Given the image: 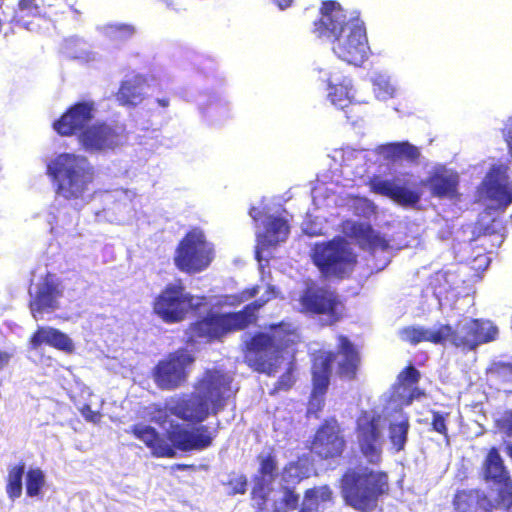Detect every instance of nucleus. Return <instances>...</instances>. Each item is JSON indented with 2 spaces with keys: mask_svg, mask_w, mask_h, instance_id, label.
Listing matches in <instances>:
<instances>
[{
  "mask_svg": "<svg viewBox=\"0 0 512 512\" xmlns=\"http://www.w3.org/2000/svg\"><path fill=\"white\" fill-rule=\"evenodd\" d=\"M214 257V246L207 241L204 232L200 228H192L179 241L173 260L181 272L197 274L206 270Z\"/></svg>",
  "mask_w": 512,
  "mask_h": 512,
  "instance_id": "obj_8",
  "label": "nucleus"
},
{
  "mask_svg": "<svg viewBox=\"0 0 512 512\" xmlns=\"http://www.w3.org/2000/svg\"><path fill=\"white\" fill-rule=\"evenodd\" d=\"M259 463L258 474L259 480H264L268 484H272L276 478L278 470V462L274 450L271 449L267 454H259L257 456Z\"/></svg>",
  "mask_w": 512,
  "mask_h": 512,
  "instance_id": "obj_30",
  "label": "nucleus"
},
{
  "mask_svg": "<svg viewBox=\"0 0 512 512\" xmlns=\"http://www.w3.org/2000/svg\"><path fill=\"white\" fill-rule=\"evenodd\" d=\"M488 371L497 378L504 379L510 377L512 376V362H495L490 366Z\"/></svg>",
  "mask_w": 512,
  "mask_h": 512,
  "instance_id": "obj_43",
  "label": "nucleus"
},
{
  "mask_svg": "<svg viewBox=\"0 0 512 512\" xmlns=\"http://www.w3.org/2000/svg\"><path fill=\"white\" fill-rule=\"evenodd\" d=\"M271 484H268L264 480L257 479L252 491H251V498L254 501L255 507L257 511L264 512L267 510V504L269 499V493H270V486Z\"/></svg>",
  "mask_w": 512,
  "mask_h": 512,
  "instance_id": "obj_34",
  "label": "nucleus"
},
{
  "mask_svg": "<svg viewBox=\"0 0 512 512\" xmlns=\"http://www.w3.org/2000/svg\"><path fill=\"white\" fill-rule=\"evenodd\" d=\"M347 224V235L355 239L361 248L369 251H385L389 248L388 240L376 233L369 223L347 222Z\"/></svg>",
  "mask_w": 512,
  "mask_h": 512,
  "instance_id": "obj_23",
  "label": "nucleus"
},
{
  "mask_svg": "<svg viewBox=\"0 0 512 512\" xmlns=\"http://www.w3.org/2000/svg\"><path fill=\"white\" fill-rule=\"evenodd\" d=\"M280 385L286 389L291 386V375L290 373L284 374L280 379Z\"/></svg>",
  "mask_w": 512,
  "mask_h": 512,
  "instance_id": "obj_54",
  "label": "nucleus"
},
{
  "mask_svg": "<svg viewBox=\"0 0 512 512\" xmlns=\"http://www.w3.org/2000/svg\"><path fill=\"white\" fill-rule=\"evenodd\" d=\"M267 298L266 299H258L257 301H261V302H264V305L271 299L275 298L277 296V290L274 286L272 285H268L267 286Z\"/></svg>",
  "mask_w": 512,
  "mask_h": 512,
  "instance_id": "obj_51",
  "label": "nucleus"
},
{
  "mask_svg": "<svg viewBox=\"0 0 512 512\" xmlns=\"http://www.w3.org/2000/svg\"><path fill=\"white\" fill-rule=\"evenodd\" d=\"M259 292V288L258 286H252L250 288H247L245 289L243 292H242V295L248 299V298H252V297H255Z\"/></svg>",
  "mask_w": 512,
  "mask_h": 512,
  "instance_id": "obj_53",
  "label": "nucleus"
},
{
  "mask_svg": "<svg viewBox=\"0 0 512 512\" xmlns=\"http://www.w3.org/2000/svg\"><path fill=\"white\" fill-rule=\"evenodd\" d=\"M320 502H331L333 500V491L328 485L315 487Z\"/></svg>",
  "mask_w": 512,
  "mask_h": 512,
  "instance_id": "obj_49",
  "label": "nucleus"
},
{
  "mask_svg": "<svg viewBox=\"0 0 512 512\" xmlns=\"http://www.w3.org/2000/svg\"><path fill=\"white\" fill-rule=\"evenodd\" d=\"M409 428L410 424L408 418H404L397 423H390L389 439L397 452H400L404 449L407 442Z\"/></svg>",
  "mask_w": 512,
  "mask_h": 512,
  "instance_id": "obj_31",
  "label": "nucleus"
},
{
  "mask_svg": "<svg viewBox=\"0 0 512 512\" xmlns=\"http://www.w3.org/2000/svg\"><path fill=\"white\" fill-rule=\"evenodd\" d=\"M263 306L264 302L253 301L235 312L209 311L188 325V339L206 343L222 341L227 335L244 330L256 322L257 312Z\"/></svg>",
  "mask_w": 512,
  "mask_h": 512,
  "instance_id": "obj_5",
  "label": "nucleus"
},
{
  "mask_svg": "<svg viewBox=\"0 0 512 512\" xmlns=\"http://www.w3.org/2000/svg\"><path fill=\"white\" fill-rule=\"evenodd\" d=\"M319 498L315 487L309 488L304 492V499L299 508V512H316L319 507Z\"/></svg>",
  "mask_w": 512,
  "mask_h": 512,
  "instance_id": "obj_39",
  "label": "nucleus"
},
{
  "mask_svg": "<svg viewBox=\"0 0 512 512\" xmlns=\"http://www.w3.org/2000/svg\"><path fill=\"white\" fill-rule=\"evenodd\" d=\"M294 335L291 325L284 322L270 325L266 332H256L245 343V362L259 373L274 375L293 358Z\"/></svg>",
  "mask_w": 512,
  "mask_h": 512,
  "instance_id": "obj_3",
  "label": "nucleus"
},
{
  "mask_svg": "<svg viewBox=\"0 0 512 512\" xmlns=\"http://www.w3.org/2000/svg\"><path fill=\"white\" fill-rule=\"evenodd\" d=\"M472 500V497L469 493L465 491H459L455 494L454 497V506L455 509L459 512H465L463 508V504H470V501Z\"/></svg>",
  "mask_w": 512,
  "mask_h": 512,
  "instance_id": "obj_47",
  "label": "nucleus"
},
{
  "mask_svg": "<svg viewBox=\"0 0 512 512\" xmlns=\"http://www.w3.org/2000/svg\"><path fill=\"white\" fill-rule=\"evenodd\" d=\"M506 451L508 456L512 459V444L507 446Z\"/></svg>",
  "mask_w": 512,
  "mask_h": 512,
  "instance_id": "obj_60",
  "label": "nucleus"
},
{
  "mask_svg": "<svg viewBox=\"0 0 512 512\" xmlns=\"http://www.w3.org/2000/svg\"><path fill=\"white\" fill-rule=\"evenodd\" d=\"M328 96L331 103L341 109L346 107L351 102L348 96V92L343 86H332Z\"/></svg>",
  "mask_w": 512,
  "mask_h": 512,
  "instance_id": "obj_40",
  "label": "nucleus"
},
{
  "mask_svg": "<svg viewBox=\"0 0 512 512\" xmlns=\"http://www.w3.org/2000/svg\"><path fill=\"white\" fill-rule=\"evenodd\" d=\"M308 476L307 468L300 461L288 462L283 468V481L286 483H300Z\"/></svg>",
  "mask_w": 512,
  "mask_h": 512,
  "instance_id": "obj_35",
  "label": "nucleus"
},
{
  "mask_svg": "<svg viewBox=\"0 0 512 512\" xmlns=\"http://www.w3.org/2000/svg\"><path fill=\"white\" fill-rule=\"evenodd\" d=\"M509 155L512 157V116L508 117L502 129Z\"/></svg>",
  "mask_w": 512,
  "mask_h": 512,
  "instance_id": "obj_46",
  "label": "nucleus"
},
{
  "mask_svg": "<svg viewBox=\"0 0 512 512\" xmlns=\"http://www.w3.org/2000/svg\"><path fill=\"white\" fill-rule=\"evenodd\" d=\"M47 175L55 185V193L66 199H78L95 178V169L85 156L61 153L47 164Z\"/></svg>",
  "mask_w": 512,
  "mask_h": 512,
  "instance_id": "obj_6",
  "label": "nucleus"
},
{
  "mask_svg": "<svg viewBox=\"0 0 512 512\" xmlns=\"http://www.w3.org/2000/svg\"><path fill=\"white\" fill-rule=\"evenodd\" d=\"M290 232L288 222L279 216H269L264 225V231L258 236L262 248L275 247L287 239Z\"/></svg>",
  "mask_w": 512,
  "mask_h": 512,
  "instance_id": "obj_27",
  "label": "nucleus"
},
{
  "mask_svg": "<svg viewBox=\"0 0 512 512\" xmlns=\"http://www.w3.org/2000/svg\"><path fill=\"white\" fill-rule=\"evenodd\" d=\"M299 302L305 313L326 315L330 324L338 322L343 316V302L337 292L327 286L306 287Z\"/></svg>",
  "mask_w": 512,
  "mask_h": 512,
  "instance_id": "obj_14",
  "label": "nucleus"
},
{
  "mask_svg": "<svg viewBox=\"0 0 512 512\" xmlns=\"http://www.w3.org/2000/svg\"><path fill=\"white\" fill-rule=\"evenodd\" d=\"M502 426L506 430L507 434L512 436V413L503 419Z\"/></svg>",
  "mask_w": 512,
  "mask_h": 512,
  "instance_id": "obj_52",
  "label": "nucleus"
},
{
  "mask_svg": "<svg viewBox=\"0 0 512 512\" xmlns=\"http://www.w3.org/2000/svg\"><path fill=\"white\" fill-rule=\"evenodd\" d=\"M472 512H492L491 501L486 496L478 498Z\"/></svg>",
  "mask_w": 512,
  "mask_h": 512,
  "instance_id": "obj_48",
  "label": "nucleus"
},
{
  "mask_svg": "<svg viewBox=\"0 0 512 512\" xmlns=\"http://www.w3.org/2000/svg\"><path fill=\"white\" fill-rule=\"evenodd\" d=\"M45 486V475L40 468H30L26 472V494L37 497Z\"/></svg>",
  "mask_w": 512,
  "mask_h": 512,
  "instance_id": "obj_32",
  "label": "nucleus"
},
{
  "mask_svg": "<svg viewBox=\"0 0 512 512\" xmlns=\"http://www.w3.org/2000/svg\"><path fill=\"white\" fill-rule=\"evenodd\" d=\"M484 478L501 486L499 497L510 506L512 504V480L496 447L489 449L484 461Z\"/></svg>",
  "mask_w": 512,
  "mask_h": 512,
  "instance_id": "obj_19",
  "label": "nucleus"
},
{
  "mask_svg": "<svg viewBox=\"0 0 512 512\" xmlns=\"http://www.w3.org/2000/svg\"><path fill=\"white\" fill-rule=\"evenodd\" d=\"M96 107L93 101H79L70 105L52 123L54 131L63 137L77 136L85 131L95 118Z\"/></svg>",
  "mask_w": 512,
  "mask_h": 512,
  "instance_id": "obj_17",
  "label": "nucleus"
},
{
  "mask_svg": "<svg viewBox=\"0 0 512 512\" xmlns=\"http://www.w3.org/2000/svg\"><path fill=\"white\" fill-rule=\"evenodd\" d=\"M197 307L195 296L186 290L181 279L166 284L152 303L153 313L166 324L183 322Z\"/></svg>",
  "mask_w": 512,
  "mask_h": 512,
  "instance_id": "obj_9",
  "label": "nucleus"
},
{
  "mask_svg": "<svg viewBox=\"0 0 512 512\" xmlns=\"http://www.w3.org/2000/svg\"><path fill=\"white\" fill-rule=\"evenodd\" d=\"M313 263L325 277L343 279L357 264V256L343 237L316 243L312 253Z\"/></svg>",
  "mask_w": 512,
  "mask_h": 512,
  "instance_id": "obj_7",
  "label": "nucleus"
},
{
  "mask_svg": "<svg viewBox=\"0 0 512 512\" xmlns=\"http://www.w3.org/2000/svg\"><path fill=\"white\" fill-rule=\"evenodd\" d=\"M29 344L34 350L46 344L66 353L74 351V344L68 335L53 327H38L30 336Z\"/></svg>",
  "mask_w": 512,
  "mask_h": 512,
  "instance_id": "obj_24",
  "label": "nucleus"
},
{
  "mask_svg": "<svg viewBox=\"0 0 512 512\" xmlns=\"http://www.w3.org/2000/svg\"><path fill=\"white\" fill-rule=\"evenodd\" d=\"M431 414V430L442 435L445 439H448L449 435L447 420L449 417V413H443L440 411L433 410L431 411Z\"/></svg>",
  "mask_w": 512,
  "mask_h": 512,
  "instance_id": "obj_38",
  "label": "nucleus"
},
{
  "mask_svg": "<svg viewBox=\"0 0 512 512\" xmlns=\"http://www.w3.org/2000/svg\"><path fill=\"white\" fill-rule=\"evenodd\" d=\"M444 343L448 340L454 347L472 351L482 344L492 342L498 335V329L492 323L482 319H469L458 323L454 329L449 324L442 325Z\"/></svg>",
  "mask_w": 512,
  "mask_h": 512,
  "instance_id": "obj_12",
  "label": "nucleus"
},
{
  "mask_svg": "<svg viewBox=\"0 0 512 512\" xmlns=\"http://www.w3.org/2000/svg\"><path fill=\"white\" fill-rule=\"evenodd\" d=\"M307 448L314 458L322 462L342 458L347 440L341 423L335 417L324 419L315 429Z\"/></svg>",
  "mask_w": 512,
  "mask_h": 512,
  "instance_id": "obj_11",
  "label": "nucleus"
},
{
  "mask_svg": "<svg viewBox=\"0 0 512 512\" xmlns=\"http://www.w3.org/2000/svg\"><path fill=\"white\" fill-rule=\"evenodd\" d=\"M247 477L243 474L236 475L234 473L231 474V477L224 483L227 487L230 488L231 495L244 494L247 490Z\"/></svg>",
  "mask_w": 512,
  "mask_h": 512,
  "instance_id": "obj_41",
  "label": "nucleus"
},
{
  "mask_svg": "<svg viewBox=\"0 0 512 512\" xmlns=\"http://www.w3.org/2000/svg\"><path fill=\"white\" fill-rule=\"evenodd\" d=\"M274 2L281 8L285 9L291 6L292 0H274Z\"/></svg>",
  "mask_w": 512,
  "mask_h": 512,
  "instance_id": "obj_56",
  "label": "nucleus"
},
{
  "mask_svg": "<svg viewBox=\"0 0 512 512\" xmlns=\"http://www.w3.org/2000/svg\"><path fill=\"white\" fill-rule=\"evenodd\" d=\"M81 415L84 417V419L88 422L97 424L101 420V413L99 411H95L91 408L90 405L84 404L80 409Z\"/></svg>",
  "mask_w": 512,
  "mask_h": 512,
  "instance_id": "obj_45",
  "label": "nucleus"
},
{
  "mask_svg": "<svg viewBox=\"0 0 512 512\" xmlns=\"http://www.w3.org/2000/svg\"><path fill=\"white\" fill-rule=\"evenodd\" d=\"M388 154L394 159L406 158L415 161L419 158L418 148L408 142L392 143L387 146Z\"/></svg>",
  "mask_w": 512,
  "mask_h": 512,
  "instance_id": "obj_33",
  "label": "nucleus"
},
{
  "mask_svg": "<svg viewBox=\"0 0 512 512\" xmlns=\"http://www.w3.org/2000/svg\"><path fill=\"white\" fill-rule=\"evenodd\" d=\"M337 352L342 356L337 373L341 378L354 380L360 366L361 358L355 345L345 335L338 336Z\"/></svg>",
  "mask_w": 512,
  "mask_h": 512,
  "instance_id": "obj_25",
  "label": "nucleus"
},
{
  "mask_svg": "<svg viewBox=\"0 0 512 512\" xmlns=\"http://www.w3.org/2000/svg\"><path fill=\"white\" fill-rule=\"evenodd\" d=\"M336 359V353L333 351L318 350L312 355L311 375H312V395L309 401L308 411L318 418V413L324 407V395L326 394L332 366Z\"/></svg>",
  "mask_w": 512,
  "mask_h": 512,
  "instance_id": "obj_16",
  "label": "nucleus"
},
{
  "mask_svg": "<svg viewBox=\"0 0 512 512\" xmlns=\"http://www.w3.org/2000/svg\"><path fill=\"white\" fill-rule=\"evenodd\" d=\"M339 488L347 506L359 512H372L389 492V477L384 471L368 467L348 468L339 479Z\"/></svg>",
  "mask_w": 512,
  "mask_h": 512,
  "instance_id": "obj_4",
  "label": "nucleus"
},
{
  "mask_svg": "<svg viewBox=\"0 0 512 512\" xmlns=\"http://www.w3.org/2000/svg\"><path fill=\"white\" fill-rule=\"evenodd\" d=\"M17 8L28 15H35L40 11L38 0H18Z\"/></svg>",
  "mask_w": 512,
  "mask_h": 512,
  "instance_id": "obj_44",
  "label": "nucleus"
},
{
  "mask_svg": "<svg viewBox=\"0 0 512 512\" xmlns=\"http://www.w3.org/2000/svg\"><path fill=\"white\" fill-rule=\"evenodd\" d=\"M354 432L361 456L370 465L380 464L384 444L381 414L362 410L356 418Z\"/></svg>",
  "mask_w": 512,
  "mask_h": 512,
  "instance_id": "obj_10",
  "label": "nucleus"
},
{
  "mask_svg": "<svg viewBox=\"0 0 512 512\" xmlns=\"http://www.w3.org/2000/svg\"><path fill=\"white\" fill-rule=\"evenodd\" d=\"M231 382L227 374L208 369L195 384L194 392L171 396L164 405L154 403L147 408L148 420L159 427H165L174 416L188 425H197L193 429L176 424L164 435L150 425L138 423L132 425L128 433L141 441L156 458H174L177 450H205L212 446L214 435L208 426L201 424L224 409Z\"/></svg>",
  "mask_w": 512,
  "mask_h": 512,
  "instance_id": "obj_1",
  "label": "nucleus"
},
{
  "mask_svg": "<svg viewBox=\"0 0 512 512\" xmlns=\"http://www.w3.org/2000/svg\"><path fill=\"white\" fill-rule=\"evenodd\" d=\"M12 358V354L7 351L0 350V370L6 368Z\"/></svg>",
  "mask_w": 512,
  "mask_h": 512,
  "instance_id": "obj_50",
  "label": "nucleus"
},
{
  "mask_svg": "<svg viewBox=\"0 0 512 512\" xmlns=\"http://www.w3.org/2000/svg\"><path fill=\"white\" fill-rule=\"evenodd\" d=\"M25 468V463L20 461L17 464L10 466L8 469L5 489L11 500H15L22 495V479L25 473Z\"/></svg>",
  "mask_w": 512,
  "mask_h": 512,
  "instance_id": "obj_29",
  "label": "nucleus"
},
{
  "mask_svg": "<svg viewBox=\"0 0 512 512\" xmlns=\"http://www.w3.org/2000/svg\"><path fill=\"white\" fill-rule=\"evenodd\" d=\"M399 336L402 341L413 346L421 342H430L435 345L444 344L442 325L437 330L425 329L420 326H406L400 329Z\"/></svg>",
  "mask_w": 512,
  "mask_h": 512,
  "instance_id": "obj_28",
  "label": "nucleus"
},
{
  "mask_svg": "<svg viewBox=\"0 0 512 512\" xmlns=\"http://www.w3.org/2000/svg\"><path fill=\"white\" fill-rule=\"evenodd\" d=\"M175 467L180 470H185V469L189 468L190 466L186 465V464H177V465H175Z\"/></svg>",
  "mask_w": 512,
  "mask_h": 512,
  "instance_id": "obj_59",
  "label": "nucleus"
},
{
  "mask_svg": "<svg viewBox=\"0 0 512 512\" xmlns=\"http://www.w3.org/2000/svg\"><path fill=\"white\" fill-rule=\"evenodd\" d=\"M63 296L60 282L53 274L47 273L39 284L36 294L29 302L32 315L36 313L52 312L59 308L58 299Z\"/></svg>",
  "mask_w": 512,
  "mask_h": 512,
  "instance_id": "obj_21",
  "label": "nucleus"
},
{
  "mask_svg": "<svg viewBox=\"0 0 512 512\" xmlns=\"http://www.w3.org/2000/svg\"><path fill=\"white\" fill-rule=\"evenodd\" d=\"M135 33L136 28L131 24H115L109 27V37L117 43L131 39Z\"/></svg>",
  "mask_w": 512,
  "mask_h": 512,
  "instance_id": "obj_37",
  "label": "nucleus"
},
{
  "mask_svg": "<svg viewBox=\"0 0 512 512\" xmlns=\"http://www.w3.org/2000/svg\"><path fill=\"white\" fill-rule=\"evenodd\" d=\"M369 186L373 193L385 196L401 206H414L421 198L417 191L400 185L396 178L388 180L375 175L370 178Z\"/></svg>",
  "mask_w": 512,
  "mask_h": 512,
  "instance_id": "obj_22",
  "label": "nucleus"
},
{
  "mask_svg": "<svg viewBox=\"0 0 512 512\" xmlns=\"http://www.w3.org/2000/svg\"><path fill=\"white\" fill-rule=\"evenodd\" d=\"M430 195L438 199H454L459 196V175L443 166L434 168L422 181Z\"/></svg>",
  "mask_w": 512,
  "mask_h": 512,
  "instance_id": "obj_20",
  "label": "nucleus"
},
{
  "mask_svg": "<svg viewBox=\"0 0 512 512\" xmlns=\"http://www.w3.org/2000/svg\"><path fill=\"white\" fill-rule=\"evenodd\" d=\"M156 102L158 103V105H160L163 108H166V107L169 106V99L168 98H158L156 100Z\"/></svg>",
  "mask_w": 512,
  "mask_h": 512,
  "instance_id": "obj_57",
  "label": "nucleus"
},
{
  "mask_svg": "<svg viewBox=\"0 0 512 512\" xmlns=\"http://www.w3.org/2000/svg\"><path fill=\"white\" fill-rule=\"evenodd\" d=\"M508 170L506 164L492 165L478 187L480 194L502 210L512 204V182Z\"/></svg>",
  "mask_w": 512,
  "mask_h": 512,
  "instance_id": "obj_18",
  "label": "nucleus"
},
{
  "mask_svg": "<svg viewBox=\"0 0 512 512\" xmlns=\"http://www.w3.org/2000/svg\"><path fill=\"white\" fill-rule=\"evenodd\" d=\"M126 140L122 125H112L105 121H97L79 135V145L89 153L106 152L120 147Z\"/></svg>",
  "mask_w": 512,
  "mask_h": 512,
  "instance_id": "obj_15",
  "label": "nucleus"
},
{
  "mask_svg": "<svg viewBox=\"0 0 512 512\" xmlns=\"http://www.w3.org/2000/svg\"><path fill=\"white\" fill-rule=\"evenodd\" d=\"M420 377V372L413 365L410 364L399 373L398 381L402 385H413L419 382Z\"/></svg>",
  "mask_w": 512,
  "mask_h": 512,
  "instance_id": "obj_42",
  "label": "nucleus"
},
{
  "mask_svg": "<svg viewBox=\"0 0 512 512\" xmlns=\"http://www.w3.org/2000/svg\"><path fill=\"white\" fill-rule=\"evenodd\" d=\"M146 86L147 79L143 75L137 74L125 79L116 92V100L122 106L135 107L144 100Z\"/></svg>",
  "mask_w": 512,
  "mask_h": 512,
  "instance_id": "obj_26",
  "label": "nucleus"
},
{
  "mask_svg": "<svg viewBox=\"0 0 512 512\" xmlns=\"http://www.w3.org/2000/svg\"><path fill=\"white\" fill-rule=\"evenodd\" d=\"M312 32L317 38L330 41L333 53L350 65L359 67L369 58L370 47L364 22L358 13L349 16L335 0L321 2Z\"/></svg>",
  "mask_w": 512,
  "mask_h": 512,
  "instance_id": "obj_2",
  "label": "nucleus"
},
{
  "mask_svg": "<svg viewBox=\"0 0 512 512\" xmlns=\"http://www.w3.org/2000/svg\"><path fill=\"white\" fill-rule=\"evenodd\" d=\"M194 357L184 350L169 353L152 369V378L161 390H175L183 386L188 378V368Z\"/></svg>",
  "mask_w": 512,
  "mask_h": 512,
  "instance_id": "obj_13",
  "label": "nucleus"
},
{
  "mask_svg": "<svg viewBox=\"0 0 512 512\" xmlns=\"http://www.w3.org/2000/svg\"><path fill=\"white\" fill-rule=\"evenodd\" d=\"M282 498L281 503L284 506V509L281 508H273L272 512H287V511H294L299 510V501L300 496L299 494L291 487L289 486H283L282 487Z\"/></svg>",
  "mask_w": 512,
  "mask_h": 512,
  "instance_id": "obj_36",
  "label": "nucleus"
},
{
  "mask_svg": "<svg viewBox=\"0 0 512 512\" xmlns=\"http://www.w3.org/2000/svg\"><path fill=\"white\" fill-rule=\"evenodd\" d=\"M422 396H424V392L418 388H414L408 397V403H411L414 398H419Z\"/></svg>",
  "mask_w": 512,
  "mask_h": 512,
  "instance_id": "obj_55",
  "label": "nucleus"
},
{
  "mask_svg": "<svg viewBox=\"0 0 512 512\" xmlns=\"http://www.w3.org/2000/svg\"><path fill=\"white\" fill-rule=\"evenodd\" d=\"M167 7L177 9L178 3L173 0H164Z\"/></svg>",
  "mask_w": 512,
  "mask_h": 512,
  "instance_id": "obj_58",
  "label": "nucleus"
}]
</instances>
